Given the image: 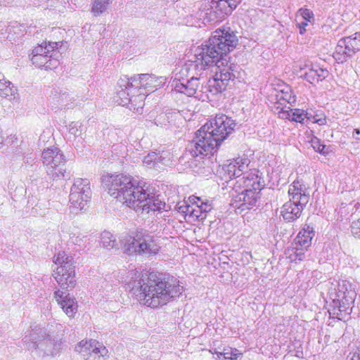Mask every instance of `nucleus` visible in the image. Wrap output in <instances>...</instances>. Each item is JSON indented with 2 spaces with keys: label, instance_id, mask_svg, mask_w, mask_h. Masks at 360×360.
Returning <instances> with one entry per match:
<instances>
[{
  "label": "nucleus",
  "instance_id": "obj_12",
  "mask_svg": "<svg viewBox=\"0 0 360 360\" xmlns=\"http://www.w3.org/2000/svg\"><path fill=\"white\" fill-rule=\"evenodd\" d=\"M335 295L333 298L334 309H338V312H333L337 318L342 320L345 315H349L352 311V305L354 302L356 292L352 288V284L345 280L338 281L337 288H335Z\"/></svg>",
  "mask_w": 360,
  "mask_h": 360
},
{
  "label": "nucleus",
  "instance_id": "obj_27",
  "mask_svg": "<svg viewBox=\"0 0 360 360\" xmlns=\"http://www.w3.org/2000/svg\"><path fill=\"white\" fill-rule=\"evenodd\" d=\"M307 250L308 248H304L294 242L292 247L288 248L285 254L292 262L302 261L305 258V252Z\"/></svg>",
  "mask_w": 360,
  "mask_h": 360
},
{
  "label": "nucleus",
  "instance_id": "obj_48",
  "mask_svg": "<svg viewBox=\"0 0 360 360\" xmlns=\"http://www.w3.org/2000/svg\"><path fill=\"white\" fill-rule=\"evenodd\" d=\"M313 116H316V120H319V118L321 117L319 115H313Z\"/></svg>",
  "mask_w": 360,
  "mask_h": 360
},
{
  "label": "nucleus",
  "instance_id": "obj_50",
  "mask_svg": "<svg viewBox=\"0 0 360 360\" xmlns=\"http://www.w3.org/2000/svg\"><path fill=\"white\" fill-rule=\"evenodd\" d=\"M307 67V65H304V67H300V70H304Z\"/></svg>",
  "mask_w": 360,
  "mask_h": 360
},
{
  "label": "nucleus",
  "instance_id": "obj_44",
  "mask_svg": "<svg viewBox=\"0 0 360 360\" xmlns=\"http://www.w3.org/2000/svg\"><path fill=\"white\" fill-rule=\"evenodd\" d=\"M308 120L311 121L313 123H317L319 125H325L326 124V118L323 115H321V117L319 118V120H316V116H313V115L311 113L310 116L308 117Z\"/></svg>",
  "mask_w": 360,
  "mask_h": 360
},
{
  "label": "nucleus",
  "instance_id": "obj_21",
  "mask_svg": "<svg viewBox=\"0 0 360 360\" xmlns=\"http://www.w3.org/2000/svg\"><path fill=\"white\" fill-rule=\"evenodd\" d=\"M274 94L271 95V101L276 105H292L296 101V96L290 86L283 84L278 89H274Z\"/></svg>",
  "mask_w": 360,
  "mask_h": 360
},
{
  "label": "nucleus",
  "instance_id": "obj_28",
  "mask_svg": "<svg viewBox=\"0 0 360 360\" xmlns=\"http://www.w3.org/2000/svg\"><path fill=\"white\" fill-rule=\"evenodd\" d=\"M146 95H148L146 92L139 90V89L134 90L133 95H131V99L129 104V108L131 110L133 109L136 112H139V110L143 108Z\"/></svg>",
  "mask_w": 360,
  "mask_h": 360
},
{
  "label": "nucleus",
  "instance_id": "obj_4",
  "mask_svg": "<svg viewBox=\"0 0 360 360\" xmlns=\"http://www.w3.org/2000/svg\"><path fill=\"white\" fill-rule=\"evenodd\" d=\"M235 127L236 122L231 117L224 114L217 115L197 131L194 139L187 147L188 153L192 158L200 159L212 155L233 131Z\"/></svg>",
  "mask_w": 360,
  "mask_h": 360
},
{
  "label": "nucleus",
  "instance_id": "obj_35",
  "mask_svg": "<svg viewBox=\"0 0 360 360\" xmlns=\"http://www.w3.org/2000/svg\"><path fill=\"white\" fill-rule=\"evenodd\" d=\"M177 115V113H173V112H162L159 114L155 120V123L157 126L160 127H166L167 125H169L174 117Z\"/></svg>",
  "mask_w": 360,
  "mask_h": 360
},
{
  "label": "nucleus",
  "instance_id": "obj_32",
  "mask_svg": "<svg viewBox=\"0 0 360 360\" xmlns=\"http://www.w3.org/2000/svg\"><path fill=\"white\" fill-rule=\"evenodd\" d=\"M345 40L347 45V49L354 54L356 51L360 50V32H356L349 37L342 38Z\"/></svg>",
  "mask_w": 360,
  "mask_h": 360
},
{
  "label": "nucleus",
  "instance_id": "obj_2",
  "mask_svg": "<svg viewBox=\"0 0 360 360\" xmlns=\"http://www.w3.org/2000/svg\"><path fill=\"white\" fill-rule=\"evenodd\" d=\"M125 281L131 293L140 304L156 309L166 305L179 297L184 290L176 279L166 281L155 273H142L136 270L128 272Z\"/></svg>",
  "mask_w": 360,
  "mask_h": 360
},
{
  "label": "nucleus",
  "instance_id": "obj_1",
  "mask_svg": "<svg viewBox=\"0 0 360 360\" xmlns=\"http://www.w3.org/2000/svg\"><path fill=\"white\" fill-rule=\"evenodd\" d=\"M238 39L230 27L215 30L205 44L195 49L194 55L181 68L179 75L172 82L173 93H180L188 97L194 96L200 100L202 88L199 89L198 76L207 67L232 51L236 46Z\"/></svg>",
  "mask_w": 360,
  "mask_h": 360
},
{
  "label": "nucleus",
  "instance_id": "obj_36",
  "mask_svg": "<svg viewBox=\"0 0 360 360\" xmlns=\"http://www.w3.org/2000/svg\"><path fill=\"white\" fill-rule=\"evenodd\" d=\"M291 105H274V112L278 115L281 119H286L291 120L292 109L290 108Z\"/></svg>",
  "mask_w": 360,
  "mask_h": 360
},
{
  "label": "nucleus",
  "instance_id": "obj_42",
  "mask_svg": "<svg viewBox=\"0 0 360 360\" xmlns=\"http://www.w3.org/2000/svg\"><path fill=\"white\" fill-rule=\"evenodd\" d=\"M235 351H238L236 349H233L231 347L229 348H224L223 352H217L216 349H214V352L213 354L216 355V356H226V357H231L234 356V354H236Z\"/></svg>",
  "mask_w": 360,
  "mask_h": 360
},
{
  "label": "nucleus",
  "instance_id": "obj_22",
  "mask_svg": "<svg viewBox=\"0 0 360 360\" xmlns=\"http://www.w3.org/2000/svg\"><path fill=\"white\" fill-rule=\"evenodd\" d=\"M16 91L17 89L14 88L11 82L0 73V97L6 98L13 103H18L19 97Z\"/></svg>",
  "mask_w": 360,
  "mask_h": 360
},
{
  "label": "nucleus",
  "instance_id": "obj_3",
  "mask_svg": "<svg viewBox=\"0 0 360 360\" xmlns=\"http://www.w3.org/2000/svg\"><path fill=\"white\" fill-rule=\"evenodd\" d=\"M103 181L112 197L136 212L149 213L160 211L165 207V202L158 196L150 195L145 188V185L131 176L110 175L105 176Z\"/></svg>",
  "mask_w": 360,
  "mask_h": 360
},
{
  "label": "nucleus",
  "instance_id": "obj_38",
  "mask_svg": "<svg viewBox=\"0 0 360 360\" xmlns=\"http://www.w3.org/2000/svg\"><path fill=\"white\" fill-rule=\"evenodd\" d=\"M190 202H194L196 205H198L199 208L202 211V214H205V217H207V214L210 212L213 207L211 203H210L207 200H203L200 198L196 196H191L189 197Z\"/></svg>",
  "mask_w": 360,
  "mask_h": 360
},
{
  "label": "nucleus",
  "instance_id": "obj_5",
  "mask_svg": "<svg viewBox=\"0 0 360 360\" xmlns=\"http://www.w3.org/2000/svg\"><path fill=\"white\" fill-rule=\"evenodd\" d=\"M258 171L245 174L237 183L245 188L241 193L233 196L231 205L243 212L252 208L259 198V192L264 187V181L257 174Z\"/></svg>",
  "mask_w": 360,
  "mask_h": 360
},
{
  "label": "nucleus",
  "instance_id": "obj_33",
  "mask_svg": "<svg viewBox=\"0 0 360 360\" xmlns=\"http://www.w3.org/2000/svg\"><path fill=\"white\" fill-rule=\"evenodd\" d=\"M85 130L84 127L78 122H72L68 126V135L70 139H82V134Z\"/></svg>",
  "mask_w": 360,
  "mask_h": 360
},
{
  "label": "nucleus",
  "instance_id": "obj_13",
  "mask_svg": "<svg viewBox=\"0 0 360 360\" xmlns=\"http://www.w3.org/2000/svg\"><path fill=\"white\" fill-rule=\"evenodd\" d=\"M87 179H77L70 188L69 195L70 211L74 214L86 210V206L91 198V188Z\"/></svg>",
  "mask_w": 360,
  "mask_h": 360
},
{
  "label": "nucleus",
  "instance_id": "obj_24",
  "mask_svg": "<svg viewBox=\"0 0 360 360\" xmlns=\"http://www.w3.org/2000/svg\"><path fill=\"white\" fill-rule=\"evenodd\" d=\"M314 236V231L313 228L307 226L299 232L294 242L304 248H309L311 245V240Z\"/></svg>",
  "mask_w": 360,
  "mask_h": 360
},
{
  "label": "nucleus",
  "instance_id": "obj_30",
  "mask_svg": "<svg viewBox=\"0 0 360 360\" xmlns=\"http://www.w3.org/2000/svg\"><path fill=\"white\" fill-rule=\"evenodd\" d=\"M191 202V205H186V210L183 212L189 215L194 221H200L204 220L206 218L205 214H202L198 205H196L193 201Z\"/></svg>",
  "mask_w": 360,
  "mask_h": 360
},
{
  "label": "nucleus",
  "instance_id": "obj_49",
  "mask_svg": "<svg viewBox=\"0 0 360 360\" xmlns=\"http://www.w3.org/2000/svg\"><path fill=\"white\" fill-rule=\"evenodd\" d=\"M44 137H45V135L44 134H41L39 137V139L40 140H42L44 139Z\"/></svg>",
  "mask_w": 360,
  "mask_h": 360
},
{
  "label": "nucleus",
  "instance_id": "obj_18",
  "mask_svg": "<svg viewBox=\"0 0 360 360\" xmlns=\"http://www.w3.org/2000/svg\"><path fill=\"white\" fill-rule=\"evenodd\" d=\"M133 85L135 86L134 90L139 89L148 95L150 92L156 90L162 84V78H158L153 75L140 74L131 77Z\"/></svg>",
  "mask_w": 360,
  "mask_h": 360
},
{
  "label": "nucleus",
  "instance_id": "obj_40",
  "mask_svg": "<svg viewBox=\"0 0 360 360\" xmlns=\"http://www.w3.org/2000/svg\"><path fill=\"white\" fill-rule=\"evenodd\" d=\"M350 229L352 236L360 240V218L352 222Z\"/></svg>",
  "mask_w": 360,
  "mask_h": 360
},
{
  "label": "nucleus",
  "instance_id": "obj_39",
  "mask_svg": "<svg viewBox=\"0 0 360 360\" xmlns=\"http://www.w3.org/2000/svg\"><path fill=\"white\" fill-rule=\"evenodd\" d=\"M310 115V112H305L303 110L294 109L292 110L291 120L296 122L302 123L304 119L308 120V117H309Z\"/></svg>",
  "mask_w": 360,
  "mask_h": 360
},
{
  "label": "nucleus",
  "instance_id": "obj_19",
  "mask_svg": "<svg viewBox=\"0 0 360 360\" xmlns=\"http://www.w3.org/2000/svg\"><path fill=\"white\" fill-rule=\"evenodd\" d=\"M250 160L248 158L245 157H238L236 159L231 160L229 164L224 165L223 170L224 171L226 178L233 179V178H239L243 176L247 173H245L244 171L246 169L249 165ZM250 172H248L250 174Z\"/></svg>",
  "mask_w": 360,
  "mask_h": 360
},
{
  "label": "nucleus",
  "instance_id": "obj_9",
  "mask_svg": "<svg viewBox=\"0 0 360 360\" xmlns=\"http://www.w3.org/2000/svg\"><path fill=\"white\" fill-rule=\"evenodd\" d=\"M228 53H226L213 64L216 65V70L214 76L212 79L208 80L207 85L202 86V94H200V100L202 101H211L213 96L223 92L229 81L233 79L235 75L231 70L229 67H224L220 68L221 65H224V57L226 56Z\"/></svg>",
  "mask_w": 360,
  "mask_h": 360
},
{
  "label": "nucleus",
  "instance_id": "obj_8",
  "mask_svg": "<svg viewBox=\"0 0 360 360\" xmlns=\"http://www.w3.org/2000/svg\"><path fill=\"white\" fill-rule=\"evenodd\" d=\"M290 200L285 202L281 207V215L288 221H293L298 219L304 207L309 200V193L305 186L300 181H294L288 189Z\"/></svg>",
  "mask_w": 360,
  "mask_h": 360
},
{
  "label": "nucleus",
  "instance_id": "obj_17",
  "mask_svg": "<svg viewBox=\"0 0 360 360\" xmlns=\"http://www.w3.org/2000/svg\"><path fill=\"white\" fill-rule=\"evenodd\" d=\"M133 84L131 78L127 75L120 78L117 84L115 96H114V100L116 103L122 106L129 105L135 87Z\"/></svg>",
  "mask_w": 360,
  "mask_h": 360
},
{
  "label": "nucleus",
  "instance_id": "obj_43",
  "mask_svg": "<svg viewBox=\"0 0 360 360\" xmlns=\"http://www.w3.org/2000/svg\"><path fill=\"white\" fill-rule=\"evenodd\" d=\"M298 13L302 18L304 21L309 22L310 19L313 18V13L309 9L307 8H300L298 11Z\"/></svg>",
  "mask_w": 360,
  "mask_h": 360
},
{
  "label": "nucleus",
  "instance_id": "obj_26",
  "mask_svg": "<svg viewBox=\"0 0 360 360\" xmlns=\"http://www.w3.org/2000/svg\"><path fill=\"white\" fill-rule=\"evenodd\" d=\"M347 49L345 40H343L342 38L340 39L333 53V58L338 63H342L345 62L348 58L354 55L353 53L349 51Z\"/></svg>",
  "mask_w": 360,
  "mask_h": 360
},
{
  "label": "nucleus",
  "instance_id": "obj_45",
  "mask_svg": "<svg viewBox=\"0 0 360 360\" xmlns=\"http://www.w3.org/2000/svg\"><path fill=\"white\" fill-rule=\"evenodd\" d=\"M234 356L226 357V356H214L215 360H241L242 354L239 351H235Z\"/></svg>",
  "mask_w": 360,
  "mask_h": 360
},
{
  "label": "nucleus",
  "instance_id": "obj_23",
  "mask_svg": "<svg viewBox=\"0 0 360 360\" xmlns=\"http://www.w3.org/2000/svg\"><path fill=\"white\" fill-rule=\"evenodd\" d=\"M328 75L326 69L320 68L318 65H313L304 75V78L311 84L323 80Z\"/></svg>",
  "mask_w": 360,
  "mask_h": 360
},
{
  "label": "nucleus",
  "instance_id": "obj_34",
  "mask_svg": "<svg viewBox=\"0 0 360 360\" xmlns=\"http://www.w3.org/2000/svg\"><path fill=\"white\" fill-rule=\"evenodd\" d=\"M53 99L56 101L59 108H70L73 106L72 98L65 92L60 93L58 95L55 94Z\"/></svg>",
  "mask_w": 360,
  "mask_h": 360
},
{
  "label": "nucleus",
  "instance_id": "obj_47",
  "mask_svg": "<svg viewBox=\"0 0 360 360\" xmlns=\"http://www.w3.org/2000/svg\"><path fill=\"white\" fill-rule=\"evenodd\" d=\"M352 138L356 141V142H360V129H354L352 132Z\"/></svg>",
  "mask_w": 360,
  "mask_h": 360
},
{
  "label": "nucleus",
  "instance_id": "obj_7",
  "mask_svg": "<svg viewBox=\"0 0 360 360\" xmlns=\"http://www.w3.org/2000/svg\"><path fill=\"white\" fill-rule=\"evenodd\" d=\"M41 329H32L22 339L27 349L35 352L39 356H55L62 349L63 342L56 336L48 335L44 336Z\"/></svg>",
  "mask_w": 360,
  "mask_h": 360
},
{
  "label": "nucleus",
  "instance_id": "obj_14",
  "mask_svg": "<svg viewBox=\"0 0 360 360\" xmlns=\"http://www.w3.org/2000/svg\"><path fill=\"white\" fill-rule=\"evenodd\" d=\"M58 45V42H44L35 46L30 55L32 64L38 68L45 67L46 69L56 67L58 61L52 58L55 56Z\"/></svg>",
  "mask_w": 360,
  "mask_h": 360
},
{
  "label": "nucleus",
  "instance_id": "obj_20",
  "mask_svg": "<svg viewBox=\"0 0 360 360\" xmlns=\"http://www.w3.org/2000/svg\"><path fill=\"white\" fill-rule=\"evenodd\" d=\"M54 297L68 316L71 318L75 316L77 311V303L73 297L66 292L57 290L54 292Z\"/></svg>",
  "mask_w": 360,
  "mask_h": 360
},
{
  "label": "nucleus",
  "instance_id": "obj_15",
  "mask_svg": "<svg viewBox=\"0 0 360 360\" xmlns=\"http://www.w3.org/2000/svg\"><path fill=\"white\" fill-rule=\"evenodd\" d=\"M75 349L84 360H108V358L106 347L95 340H82Z\"/></svg>",
  "mask_w": 360,
  "mask_h": 360
},
{
  "label": "nucleus",
  "instance_id": "obj_10",
  "mask_svg": "<svg viewBox=\"0 0 360 360\" xmlns=\"http://www.w3.org/2000/svg\"><path fill=\"white\" fill-rule=\"evenodd\" d=\"M53 262L58 265L53 276L62 290H72L77 283L75 266L73 257L64 251H60L53 257Z\"/></svg>",
  "mask_w": 360,
  "mask_h": 360
},
{
  "label": "nucleus",
  "instance_id": "obj_31",
  "mask_svg": "<svg viewBox=\"0 0 360 360\" xmlns=\"http://www.w3.org/2000/svg\"><path fill=\"white\" fill-rule=\"evenodd\" d=\"M101 245L103 248L111 250L113 248L118 249L115 237L109 231H103L101 234Z\"/></svg>",
  "mask_w": 360,
  "mask_h": 360
},
{
  "label": "nucleus",
  "instance_id": "obj_37",
  "mask_svg": "<svg viewBox=\"0 0 360 360\" xmlns=\"http://www.w3.org/2000/svg\"><path fill=\"white\" fill-rule=\"evenodd\" d=\"M89 240V236L80 233H71L69 239L70 243L77 245L79 248H85Z\"/></svg>",
  "mask_w": 360,
  "mask_h": 360
},
{
  "label": "nucleus",
  "instance_id": "obj_29",
  "mask_svg": "<svg viewBox=\"0 0 360 360\" xmlns=\"http://www.w3.org/2000/svg\"><path fill=\"white\" fill-rule=\"evenodd\" d=\"M114 0H92L91 11L96 17L105 13Z\"/></svg>",
  "mask_w": 360,
  "mask_h": 360
},
{
  "label": "nucleus",
  "instance_id": "obj_41",
  "mask_svg": "<svg viewBox=\"0 0 360 360\" xmlns=\"http://www.w3.org/2000/svg\"><path fill=\"white\" fill-rule=\"evenodd\" d=\"M311 146L316 151H318L321 154L327 153V151L325 150L326 146L322 144L320 140L316 137L311 139Z\"/></svg>",
  "mask_w": 360,
  "mask_h": 360
},
{
  "label": "nucleus",
  "instance_id": "obj_11",
  "mask_svg": "<svg viewBox=\"0 0 360 360\" xmlns=\"http://www.w3.org/2000/svg\"><path fill=\"white\" fill-rule=\"evenodd\" d=\"M41 161L46 174L53 180L69 177V173L65 169V156L58 147L51 146L44 148L41 154Z\"/></svg>",
  "mask_w": 360,
  "mask_h": 360
},
{
  "label": "nucleus",
  "instance_id": "obj_16",
  "mask_svg": "<svg viewBox=\"0 0 360 360\" xmlns=\"http://www.w3.org/2000/svg\"><path fill=\"white\" fill-rule=\"evenodd\" d=\"M238 2L237 0H212L206 13L207 21L221 22L236 8Z\"/></svg>",
  "mask_w": 360,
  "mask_h": 360
},
{
  "label": "nucleus",
  "instance_id": "obj_6",
  "mask_svg": "<svg viewBox=\"0 0 360 360\" xmlns=\"http://www.w3.org/2000/svg\"><path fill=\"white\" fill-rule=\"evenodd\" d=\"M124 252L129 255L150 257L160 249L158 237L147 231H139L122 240Z\"/></svg>",
  "mask_w": 360,
  "mask_h": 360
},
{
  "label": "nucleus",
  "instance_id": "obj_46",
  "mask_svg": "<svg viewBox=\"0 0 360 360\" xmlns=\"http://www.w3.org/2000/svg\"><path fill=\"white\" fill-rule=\"evenodd\" d=\"M308 22H307V21H302L297 24V26L300 29V33L301 34H303L304 33V32L306 31L305 27H306V26L308 25Z\"/></svg>",
  "mask_w": 360,
  "mask_h": 360
},
{
  "label": "nucleus",
  "instance_id": "obj_25",
  "mask_svg": "<svg viewBox=\"0 0 360 360\" xmlns=\"http://www.w3.org/2000/svg\"><path fill=\"white\" fill-rule=\"evenodd\" d=\"M165 158L160 153L155 152L149 153L146 156L143 158V165L150 168L159 169L162 168V166L165 164Z\"/></svg>",
  "mask_w": 360,
  "mask_h": 360
}]
</instances>
